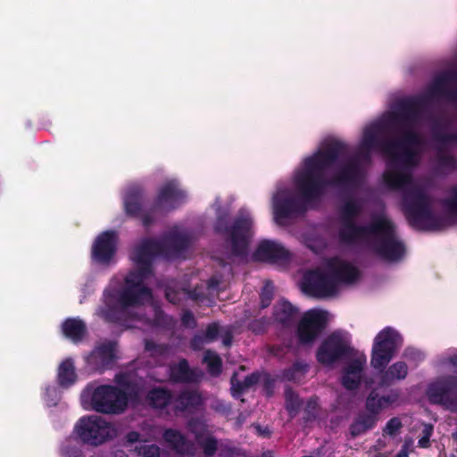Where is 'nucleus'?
<instances>
[{"instance_id": "nucleus-1", "label": "nucleus", "mask_w": 457, "mask_h": 457, "mask_svg": "<svg viewBox=\"0 0 457 457\" xmlns=\"http://www.w3.org/2000/svg\"><path fill=\"white\" fill-rule=\"evenodd\" d=\"M416 117L404 119L401 138L396 142L384 143L386 127L391 124L387 116L382 120L367 126L360 143V154L367 155L373 150H381L388 158L387 170L383 179L390 189L403 194V209L410 221L419 226L430 213V202L420 180L411 176V166L418 162L422 143L417 131Z\"/></svg>"}, {"instance_id": "nucleus-2", "label": "nucleus", "mask_w": 457, "mask_h": 457, "mask_svg": "<svg viewBox=\"0 0 457 457\" xmlns=\"http://www.w3.org/2000/svg\"><path fill=\"white\" fill-rule=\"evenodd\" d=\"M345 147L334 139L322 143L312 156L304 159L295 172L293 188L278 187L272 198L274 220L285 225L287 219L300 212L311 200L318 197L326 186L328 173L333 172L332 184L355 180L360 168L354 162L345 160Z\"/></svg>"}, {"instance_id": "nucleus-3", "label": "nucleus", "mask_w": 457, "mask_h": 457, "mask_svg": "<svg viewBox=\"0 0 457 457\" xmlns=\"http://www.w3.org/2000/svg\"><path fill=\"white\" fill-rule=\"evenodd\" d=\"M187 236L176 227L159 241L145 240L137 245L132 254L136 271H131L119 286L116 279L111 281L104 293L103 305L97 314L106 321L116 322L134 309L150 303L151 292L146 284L151 278V262L156 255L168 259L179 256V251L185 246Z\"/></svg>"}, {"instance_id": "nucleus-4", "label": "nucleus", "mask_w": 457, "mask_h": 457, "mask_svg": "<svg viewBox=\"0 0 457 457\" xmlns=\"http://www.w3.org/2000/svg\"><path fill=\"white\" fill-rule=\"evenodd\" d=\"M361 210V203L359 200L350 198L344 203L340 212L339 241L345 245L370 246L387 262L400 260L404 254V246L396 238L391 221L381 213L373 217L369 226H357Z\"/></svg>"}, {"instance_id": "nucleus-5", "label": "nucleus", "mask_w": 457, "mask_h": 457, "mask_svg": "<svg viewBox=\"0 0 457 457\" xmlns=\"http://www.w3.org/2000/svg\"><path fill=\"white\" fill-rule=\"evenodd\" d=\"M115 382L117 386H87L80 397L84 409L104 414L122 413L128 407L129 396L139 395V384L131 374L116 375Z\"/></svg>"}, {"instance_id": "nucleus-6", "label": "nucleus", "mask_w": 457, "mask_h": 457, "mask_svg": "<svg viewBox=\"0 0 457 457\" xmlns=\"http://www.w3.org/2000/svg\"><path fill=\"white\" fill-rule=\"evenodd\" d=\"M360 276L357 267L340 257L328 261L322 269L304 274L302 289L315 297H328L343 285L351 284Z\"/></svg>"}, {"instance_id": "nucleus-7", "label": "nucleus", "mask_w": 457, "mask_h": 457, "mask_svg": "<svg viewBox=\"0 0 457 457\" xmlns=\"http://www.w3.org/2000/svg\"><path fill=\"white\" fill-rule=\"evenodd\" d=\"M436 366L442 372H453L454 375L431 383L427 389L428 398L446 409L457 410V350L439 356Z\"/></svg>"}, {"instance_id": "nucleus-8", "label": "nucleus", "mask_w": 457, "mask_h": 457, "mask_svg": "<svg viewBox=\"0 0 457 457\" xmlns=\"http://www.w3.org/2000/svg\"><path fill=\"white\" fill-rule=\"evenodd\" d=\"M74 433L84 443L99 445L117 436L116 427L97 415L82 417L74 428Z\"/></svg>"}, {"instance_id": "nucleus-9", "label": "nucleus", "mask_w": 457, "mask_h": 457, "mask_svg": "<svg viewBox=\"0 0 457 457\" xmlns=\"http://www.w3.org/2000/svg\"><path fill=\"white\" fill-rule=\"evenodd\" d=\"M403 345L399 333L390 328L382 329L374 338L370 364L375 370L384 369Z\"/></svg>"}, {"instance_id": "nucleus-10", "label": "nucleus", "mask_w": 457, "mask_h": 457, "mask_svg": "<svg viewBox=\"0 0 457 457\" xmlns=\"http://www.w3.org/2000/svg\"><path fill=\"white\" fill-rule=\"evenodd\" d=\"M252 225L249 212L243 211L233 225L226 228L225 236L233 254L241 255L246 252L253 236Z\"/></svg>"}, {"instance_id": "nucleus-11", "label": "nucleus", "mask_w": 457, "mask_h": 457, "mask_svg": "<svg viewBox=\"0 0 457 457\" xmlns=\"http://www.w3.org/2000/svg\"><path fill=\"white\" fill-rule=\"evenodd\" d=\"M350 351L349 335L337 331L328 336L320 345L317 352L319 362L331 366Z\"/></svg>"}, {"instance_id": "nucleus-12", "label": "nucleus", "mask_w": 457, "mask_h": 457, "mask_svg": "<svg viewBox=\"0 0 457 457\" xmlns=\"http://www.w3.org/2000/svg\"><path fill=\"white\" fill-rule=\"evenodd\" d=\"M329 319L328 312L314 309L307 312L298 326V337L302 344L312 343L324 328Z\"/></svg>"}, {"instance_id": "nucleus-13", "label": "nucleus", "mask_w": 457, "mask_h": 457, "mask_svg": "<svg viewBox=\"0 0 457 457\" xmlns=\"http://www.w3.org/2000/svg\"><path fill=\"white\" fill-rule=\"evenodd\" d=\"M163 367H159L149 372V377L156 381L170 380L173 382H195L203 378L204 373L197 370H190L187 361L181 360L179 363L170 367L169 373L162 374Z\"/></svg>"}, {"instance_id": "nucleus-14", "label": "nucleus", "mask_w": 457, "mask_h": 457, "mask_svg": "<svg viewBox=\"0 0 457 457\" xmlns=\"http://www.w3.org/2000/svg\"><path fill=\"white\" fill-rule=\"evenodd\" d=\"M117 249V235L114 231H104L95 240L92 246V259L100 264H109Z\"/></svg>"}, {"instance_id": "nucleus-15", "label": "nucleus", "mask_w": 457, "mask_h": 457, "mask_svg": "<svg viewBox=\"0 0 457 457\" xmlns=\"http://www.w3.org/2000/svg\"><path fill=\"white\" fill-rule=\"evenodd\" d=\"M288 257L289 253L284 246L270 240L260 242L254 253V258L256 260L274 263L285 262Z\"/></svg>"}, {"instance_id": "nucleus-16", "label": "nucleus", "mask_w": 457, "mask_h": 457, "mask_svg": "<svg viewBox=\"0 0 457 457\" xmlns=\"http://www.w3.org/2000/svg\"><path fill=\"white\" fill-rule=\"evenodd\" d=\"M366 362V356L363 353H357L346 365L342 376V383L346 389L352 390L360 385Z\"/></svg>"}, {"instance_id": "nucleus-17", "label": "nucleus", "mask_w": 457, "mask_h": 457, "mask_svg": "<svg viewBox=\"0 0 457 457\" xmlns=\"http://www.w3.org/2000/svg\"><path fill=\"white\" fill-rule=\"evenodd\" d=\"M188 427L190 431L195 435L205 456H212L218 449V445L215 438L209 433L206 425L200 420H195L191 421Z\"/></svg>"}, {"instance_id": "nucleus-18", "label": "nucleus", "mask_w": 457, "mask_h": 457, "mask_svg": "<svg viewBox=\"0 0 457 457\" xmlns=\"http://www.w3.org/2000/svg\"><path fill=\"white\" fill-rule=\"evenodd\" d=\"M116 357L115 345L108 343L96 348L87 357V362L96 370L107 369Z\"/></svg>"}, {"instance_id": "nucleus-19", "label": "nucleus", "mask_w": 457, "mask_h": 457, "mask_svg": "<svg viewBox=\"0 0 457 457\" xmlns=\"http://www.w3.org/2000/svg\"><path fill=\"white\" fill-rule=\"evenodd\" d=\"M186 197V194L179 188L175 181H170L160 190L157 204L165 209L174 208Z\"/></svg>"}, {"instance_id": "nucleus-20", "label": "nucleus", "mask_w": 457, "mask_h": 457, "mask_svg": "<svg viewBox=\"0 0 457 457\" xmlns=\"http://www.w3.org/2000/svg\"><path fill=\"white\" fill-rule=\"evenodd\" d=\"M165 442L179 454L194 455V445L188 443L179 431L167 429L163 434Z\"/></svg>"}, {"instance_id": "nucleus-21", "label": "nucleus", "mask_w": 457, "mask_h": 457, "mask_svg": "<svg viewBox=\"0 0 457 457\" xmlns=\"http://www.w3.org/2000/svg\"><path fill=\"white\" fill-rule=\"evenodd\" d=\"M408 374V367L404 361L392 364L381 376L380 386H387L395 380L404 379Z\"/></svg>"}, {"instance_id": "nucleus-22", "label": "nucleus", "mask_w": 457, "mask_h": 457, "mask_svg": "<svg viewBox=\"0 0 457 457\" xmlns=\"http://www.w3.org/2000/svg\"><path fill=\"white\" fill-rule=\"evenodd\" d=\"M203 403L201 395L195 391L183 392L175 401L174 408L176 411H191Z\"/></svg>"}, {"instance_id": "nucleus-23", "label": "nucleus", "mask_w": 457, "mask_h": 457, "mask_svg": "<svg viewBox=\"0 0 457 457\" xmlns=\"http://www.w3.org/2000/svg\"><path fill=\"white\" fill-rule=\"evenodd\" d=\"M398 398L396 394H391L387 396L378 397L375 392H371L367 399L366 407L369 411L373 414L378 413L381 410L387 408Z\"/></svg>"}, {"instance_id": "nucleus-24", "label": "nucleus", "mask_w": 457, "mask_h": 457, "mask_svg": "<svg viewBox=\"0 0 457 457\" xmlns=\"http://www.w3.org/2000/svg\"><path fill=\"white\" fill-rule=\"evenodd\" d=\"M62 328L63 335L75 342L80 340L86 333L85 324L79 319L66 320L62 323Z\"/></svg>"}, {"instance_id": "nucleus-25", "label": "nucleus", "mask_w": 457, "mask_h": 457, "mask_svg": "<svg viewBox=\"0 0 457 457\" xmlns=\"http://www.w3.org/2000/svg\"><path fill=\"white\" fill-rule=\"evenodd\" d=\"M238 373H235L231 378V393L237 398L240 395L251 386L256 384L261 378L260 374L253 373L245 378L243 382L237 379Z\"/></svg>"}, {"instance_id": "nucleus-26", "label": "nucleus", "mask_w": 457, "mask_h": 457, "mask_svg": "<svg viewBox=\"0 0 457 457\" xmlns=\"http://www.w3.org/2000/svg\"><path fill=\"white\" fill-rule=\"evenodd\" d=\"M76 380V374L74 371V365L71 360L67 359L63 361L58 370V381L59 384L67 387L72 385Z\"/></svg>"}, {"instance_id": "nucleus-27", "label": "nucleus", "mask_w": 457, "mask_h": 457, "mask_svg": "<svg viewBox=\"0 0 457 457\" xmlns=\"http://www.w3.org/2000/svg\"><path fill=\"white\" fill-rule=\"evenodd\" d=\"M147 400L153 408L162 410L170 403V395L167 391L156 388L149 393Z\"/></svg>"}, {"instance_id": "nucleus-28", "label": "nucleus", "mask_w": 457, "mask_h": 457, "mask_svg": "<svg viewBox=\"0 0 457 457\" xmlns=\"http://www.w3.org/2000/svg\"><path fill=\"white\" fill-rule=\"evenodd\" d=\"M375 422L376 418L374 415L361 416L351 426V434L353 436H359L371 428Z\"/></svg>"}, {"instance_id": "nucleus-29", "label": "nucleus", "mask_w": 457, "mask_h": 457, "mask_svg": "<svg viewBox=\"0 0 457 457\" xmlns=\"http://www.w3.org/2000/svg\"><path fill=\"white\" fill-rule=\"evenodd\" d=\"M125 211L128 214L135 215L139 211V192L136 188L128 190L124 196Z\"/></svg>"}, {"instance_id": "nucleus-30", "label": "nucleus", "mask_w": 457, "mask_h": 457, "mask_svg": "<svg viewBox=\"0 0 457 457\" xmlns=\"http://www.w3.org/2000/svg\"><path fill=\"white\" fill-rule=\"evenodd\" d=\"M294 313V308L290 303L282 301L275 307L274 318L280 323H287Z\"/></svg>"}, {"instance_id": "nucleus-31", "label": "nucleus", "mask_w": 457, "mask_h": 457, "mask_svg": "<svg viewBox=\"0 0 457 457\" xmlns=\"http://www.w3.org/2000/svg\"><path fill=\"white\" fill-rule=\"evenodd\" d=\"M204 362L206 363L208 372L212 376H218L221 372V360L218 354L212 351H207L204 357Z\"/></svg>"}, {"instance_id": "nucleus-32", "label": "nucleus", "mask_w": 457, "mask_h": 457, "mask_svg": "<svg viewBox=\"0 0 457 457\" xmlns=\"http://www.w3.org/2000/svg\"><path fill=\"white\" fill-rule=\"evenodd\" d=\"M219 334H220L219 325L216 323L211 324L206 328V331H205L203 338H201L199 337H196L194 338L193 343H192L193 347L194 348L198 347L197 346L198 341H202L204 343H208V342H211V341L216 339Z\"/></svg>"}, {"instance_id": "nucleus-33", "label": "nucleus", "mask_w": 457, "mask_h": 457, "mask_svg": "<svg viewBox=\"0 0 457 457\" xmlns=\"http://www.w3.org/2000/svg\"><path fill=\"white\" fill-rule=\"evenodd\" d=\"M300 400L298 396L292 391L286 392V405L291 416H295L300 407Z\"/></svg>"}, {"instance_id": "nucleus-34", "label": "nucleus", "mask_w": 457, "mask_h": 457, "mask_svg": "<svg viewBox=\"0 0 457 457\" xmlns=\"http://www.w3.org/2000/svg\"><path fill=\"white\" fill-rule=\"evenodd\" d=\"M307 365L295 363L292 369L285 373V378L288 380H299L306 372Z\"/></svg>"}, {"instance_id": "nucleus-35", "label": "nucleus", "mask_w": 457, "mask_h": 457, "mask_svg": "<svg viewBox=\"0 0 457 457\" xmlns=\"http://www.w3.org/2000/svg\"><path fill=\"white\" fill-rule=\"evenodd\" d=\"M61 451L64 457H79L80 453L73 439H67L62 444Z\"/></svg>"}, {"instance_id": "nucleus-36", "label": "nucleus", "mask_w": 457, "mask_h": 457, "mask_svg": "<svg viewBox=\"0 0 457 457\" xmlns=\"http://www.w3.org/2000/svg\"><path fill=\"white\" fill-rule=\"evenodd\" d=\"M445 207L448 212L457 216V187H453L445 200Z\"/></svg>"}, {"instance_id": "nucleus-37", "label": "nucleus", "mask_w": 457, "mask_h": 457, "mask_svg": "<svg viewBox=\"0 0 457 457\" xmlns=\"http://www.w3.org/2000/svg\"><path fill=\"white\" fill-rule=\"evenodd\" d=\"M403 356L410 363L414 365H417L425 358L424 354L420 350L411 347L405 349Z\"/></svg>"}, {"instance_id": "nucleus-38", "label": "nucleus", "mask_w": 457, "mask_h": 457, "mask_svg": "<svg viewBox=\"0 0 457 457\" xmlns=\"http://www.w3.org/2000/svg\"><path fill=\"white\" fill-rule=\"evenodd\" d=\"M145 351L153 358L164 357L168 353L167 347L162 345H154L149 342L145 344Z\"/></svg>"}, {"instance_id": "nucleus-39", "label": "nucleus", "mask_w": 457, "mask_h": 457, "mask_svg": "<svg viewBox=\"0 0 457 457\" xmlns=\"http://www.w3.org/2000/svg\"><path fill=\"white\" fill-rule=\"evenodd\" d=\"M304 243L307 245V247H309L315 253H318L319 251L322 250L326 245L324 240L321 237L316 236L306 237Z\"/></svg>"}, {"instance_id": "nucleus-40", "label": "nucleus", "mask_w": 457, "mask_h": 457, "mask_svg": "<svg viewBox=\"0 0 457 457\" xmlns=\"http://www.w3.org/2000/svg\"><path fill=\"white\" fill-rule=\"evenodd\" d=\"M138 451V454L143 457H158L160 454V449L156 445H141L139 447H137Z\"/></svg>"}, {"instance_id": "nucleus-41", "label": "nucleus", "mask_w": 457, "mask_h": 457, "mask_svg": "<svg viewBox=\"0 0 457 457\" xmlns=\"http://www.w3.org/2000/svg\"><path fill=\"white\" fill-rule=\"evenodd\" d=\"M272 293H273L272 285L270 283H267L263 287L262 294H261L262 307L265 308L270 304V303L271 301V297H272Z\"/></svg>"}, {"instance_id": "nucleus-42", "label": "nucleus", "mask_w": 457, "mask_h": 457, "mask_svg": "<svg viewBox=\"0 0 457 457\" xmlns=\"http://www.w3.org/2000/svg\"><path fill=\"white\" fill-rule=\"evenodd\" d=\"M401 427V420L398 418H393L386 423L384 432L389 436H394Z\"/></svg>"}, {"instance_id": "nucleus-43", "label": "nucleus", "mask_w": 457, "mask_h": 457, "mask_svg": "<svg viewBox=\"0 0 457 457\" xmlns=\"http://www.w3.org/2000/svg\"><path fill=\"white\" fill-rule=\"evenodd\" d=\"M433 432L431 425H425L423 428V436L419 440L418 444L422 448H427L429 445V438Z\"/></svg>"}, {"instance_id": "nucleus-44", "label": "nucleus", "mask_w": 457, "mask_h": 457, "mask_svg": "<svg viewBox=\"0 0 457 457\" xmlns=\"http://www.w3.org/2000/svg\"><path fill=\"white\" fill-rule=\"evenodd\" d=\"M220 455L221 457H237L239 455V452L235 448L228 446V445L221 444L219 447Z\"/></svg>"}, {"instance_id": "nucleus-45", "label": "nucleus", "mask_w": 457, "mask_h": 457, "mask_svg": "<svg viewBox=\"0 0 457 457\" xmlns=\"http://www.w3.org/2000/svg\"><path fill=\"white\" fill-rule=\"evenodd\" d=\"M186 295H188L187 292H186L184 289L179 292H175L173 294L171 288H168L166 290V297L170 303H177L181 299L182 296H185Z\"/></svg>"}, {"instance_id": "nucleus-46", "label": "nucleus", "mask_w": 457, "mask_h": 457, "mask_svg": "<svg viewBox=\"0 0 457 457\" xmlns=\"http://www.w3.org/2000/svg\"><path fill=\"white\" fill-rule=\"evenodd\" d=\"M412 445V439L405 440L401 451L395 455V457H409V452Z\"/></svg>"}, {"instance_id": "nucleus-47", "label": "nucleus", "mask_w": 457, "mask_h": 457, "mask_svg": "<svg viewBox=\"0 0 457 457\" xmlns=\"http://www.w3.org/2000/svg\"><path fill=\"white\" fill-rule=\"evenodd\" d=\"M58 396V392L56 390L55 387H47L46 388V397L47 398H52L51 400L47 399V404L51 405V404H55V403H52L53 400H54L55 398H57Z\"/></svg>"}, {"instance_id": "nucleus-48", "label": "nucleus", "mask_w": 457, "mask_h": 457, "mask_svg": "<svg viewBox=\"0 0 457 457\" xmlns=\"http://www.w3.org/2000/svg\"><path fill=\"white\" fill-rule=\"evenodd\" d=\"M182 321L186 326L190 327L194 325V317L191 313L186 312L182 317Z\"/></svg>"}, {"instance_id": "nucleus-49", "label": "nucleus", "mask_w": 457, "mask_h": 457, "mask_svg": "<svg viewBox=\"0 0 457 457\" xmlns=\"http://www.w3.org/2000/svg\"><path fill=\"white\" fill-rule=\"evenodd\" d=\"M139 439V434L137 432H130L127 435L128 442L134 443Z\"/></svg>"}, {"instance_id": "nucleus-50", "label": "nucleus", "mask_w": 457, "mask_h": 457, "mask_svg": "<svg viewBox=\"0 0 457 457\" xmlns=\"http://www.w3.org/2000/svg\"><path fill=\"white\" fill-rule=\"evenodd\" d=\"M317 406V402L316 400H310L308 403H307V409L308 410H313L315 409Z\"/></svg>"}, {"instance_id": "nucleus-51", "label": "nucleus", "mask_w": 457, "mask_h": 457, "mask_svg": "<svg viewBox=\"0 0 457 457\" xmlns=\"http://www.w3.org/2000/svg\"><path fill=\"white\" fill-rule=\"evenodd\" d=\"M115 457H128L123 452H119L115 454Z\"/></svg>"}, {"instance_id": "nucleus-52", "label": "nucleus", "mask_w": 457, "mask_h": 457, "mask_svg": "<svg viewBox=\"0 0 457 457\" xmlns=\"http://www.w3.org/2000/svg\"><path fill=\"white\" fill-rule=\"evenodd\" d=\"M223 344H224L225 345H230V338L225 337V338L223 339Z\"/></svg>"}, {"instance_id": "nucleus-53", "label": "nucleus", "mask_w": 457, "mask_h": 457, "mask_svg": "<svg viewBox=\"0 0 457 457\" xmlns=\"http://www.w3.org/2000/svg\"><path fill=\"white\" fill-rule=\"evenodd\" d=\"M220 225H221V220H219L218 225H217V230H219V231L221 230Z\"/></svg>"}, {"instance_id": "nucleus-54", "label": "nucleus", "mask_w": 457, "mask_h": 457, "mask_svg": "<svg viewBox=\"0 0 457 457\" xmlns=\"http://www.w3.org/2000/svg\"><path fill=\"white\" fill-rule=\"evenodd\" d=\"M262 457H272L270 453H263Z\"/></svg>"}, {"instance_id": "nucleus-55", "label": "nucleus", "mask_w": 457, "mask_h": 457, "mask_svg": "<svg viewBox=\"0 0 457 457\" xmlns=\"http://www.w3.org/2000/svg\"><path fill=\"white\" fill-rule=\"evenodd\" d=\"M216 285L217 284H214L212 280L211 281V285H210L211 287H216Z\"/></svg>"}, {"instance_id": "nucleus-56", "label": "nucleus", "mask_w": 457, "mask_h": 457, "mask_svg": "<svg viewBox=\"0 0 457 457\" xmlns=\"http://www.w3.org/2000/svg\"><path fill=\"white\" fill-rule=\"evenodd\" d=\"M129 328L136 327L135 325H128Z\"/></svg>"}]
</instances>
